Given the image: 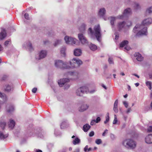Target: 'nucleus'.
<instances>
[{
  "instance_id": "338daca9",
  "label": "nucleus",
  "mask_w": 152,
  "mask_h": 152,
  "mask_svg": "<svg viewBox=\"0 0 152 152\" xmlns=\"http://www.w3.org/2000/svg\"><path fill=\"white\" fill-rule=\"evenodd\" d=\"M117 122V118H114V120L113 121V124H115Z\"/></svg>"
},
{
  "instance_id": "2f4dec72",
  "label": "nucleus",
  "mask_w": 152,
  "mask_h": 152,
  "mask_svg": "<svg viewBox=\"0 0 152 152\" xmlns=\"http://www.w3.org/2000/svg\"><path fill=\"white\" fill-rule=\"evenodd\" d=\"M11 45V41L10 39L6 41L4 44L5 47H8Z\"/></svg>"
},
{
  "instance_id": "6e6d98bb",
  "label": "nucleus",
  "mask_w": 152,
  "mask_h": 152,
  "mask_svg": "<svg viewBox=\"0 0 152 152\" xmlns=\"http://www.w3.org/2000/svg\"><path fill=\"white\" fill-rule=\"evenodd\" d=\"M113 110L115 113H118V110L117 108V107H114Z\"/></svg>"
},
{
  "instance_id": "052dcab7",
  "label": "nucleus",
  "mask_w": 152,
  "mask_h": 152,
  "mask_svg": "<svg viewBox=\"0 0 152 152\" xmlns=\"http://www.w3.org/2000/svg\"><path fill=\"white\" fill-rule=\"evenodd\" d=\"M44 43L45 45H47L49 43V41L48 40H46L44 41Z\"/></svg>"
},
{
  "instance_id": "9d476101",
  "label": "nucleus",
  "mask_w": 152,
  "mask_h": 152,
  "mask_svg": "<svg viewBox=\"0 0 152 152\" xmlns=\"http://www.w3.org/2000/svg\"><path fill=\"white\" fill-rule=\"evenodd\" d=\"M23 47L31 51L33 50L32 44L29 41H27L24 42L23 45Z\"/></svg>"
},
{
  "instance_id": "4c0bfd02",
  "label": "nucleus",
  "mask_w": 152,
  "mask_h": 152,
  "mask_svg": "<svg viewBox=\"0 0 152 152\" xmlns=\"http://www.w3.org/2000/svg\"><path fill=\"white\" fill-rule=\"evenodd\" d=\"M66 48L65 47H61L60 52L64 56H65V50Z\"/></svg>"
},
{
  "instance_id": "b1692460",
  "label": "nucleus",
  "mask_w": 152,
  "mask_h": 152,
  "mask_svg": "<svg viewBox=\"0 0 152 152\" xmlns=\"http://www.w3.org/2000/svg\"><path fill=\"white\" fill-rule=\"evenodd\" d=\"M68 126V124L67 121H63L60 124V127L61 129H64Z\"/></svg>"
},
{
  "instance_id": "0e129e2a",
  "label": "nucleus",
  "mask_w": 152,
  "mask_h": 152,
  "mask_svg": "<svg viewBox=\"0 0 152 152\" xmlns=\"http://www.w3.org/2000/svg\"><path fill=\"white\" fill-rule=\"evenodd\" d=\"M80 149L79 148H76L74 151V152H80Z\"/></svg>"
},
{
  "instance_id": "c03bdc74",
  "label": "nucleus",
  "mask_w": 152,
  "mask_h": 152,
  "mask_svg": "<svg viewBox=\"0 0 152 152\" xmlns=\"http://www.w3.org/2000/svg\"><path fill=\"white\" fill-rule=\"evenodd\" d=\"M109 121V117L108 115L106 117V120L104 121V124H106Z\"/></svg>"
},
{
  "instance_id": "8fccbe9b",
  "label": "nucleus",
  "mask_w": 152,
  "mask_h": 152,
  "mask_svg": "<svg viewBox=\"0 0 152 152\" xmlns=\"http://www.w3.org/2000/svg\"><path fill=\"white\" fill-rule=\"evenodd\" d=\"M115 40L118 39V38H119V34L118 33H117V32H115Z\"/></svg>"
},
{
  "instance_id": "6e6552de",
  "label": "nucleus",
  "mask_w": 152,
  "mask_h": 152,
  "mask_svg": "<svg viewBox=\"0 0 152 152\" xmlns=\"http://www.w3.org/2000/svg\"><path fill=\"white\" fill-rule=\"evenodd\" d=\"M106 13V10L104 8L100 9L99 11L98 15L100 17L102 18L105 20H107V18L105 16Z\"/></svg>"
},
{
  "instance_id": "4468645a",
  "label": "nucleus",
  "mask_w": 152,
  "mask_h": 152,
  "mask_svg": "<svg viewBox=\"0 0 152 152\" xmlns=\"http://www.w3.org/2000/svg\"><path fill=\"white\" fill-rule=\"evenodd\" d=\"M117 19H118L117 18V16L116 17H111L108 18V19L110 20V23L113 30L115 29L114 21Z\"/></svg>"
},
{
  "instance_id": "a211bd4d",
  "label": "nucleus",
  "mask_w": 152,
  "mask_h": 152,
  "mask_svg": "<svg viewBox=\"0 0 152 152\" xmlns=\"http://www.w3.org/2000/svg\"><path fill=\"white\" fill-rule=\"evenodd\" d=\"M89 106L86 104H83L79 108V110L80 112H83L88 109Z\"/></svg>"
},
{
  "instance_id": "c756f323",
  "label": "nucleus",
  "mask_w": 152,
  "mask_h": 152,
  "mask_svg": "<svg viewBox=\"0 0 152 152\" xmlns=\"http://www.w3.org/2000/svg\"><path fill=\"white\" fill-rule=\"evenodd\" d=\"M6 123L4 120L2 121L1 119H0V128L1 129H4L6 126Z\"/></svg>"
},
{
  "instance_id": "09e8293b",
  "label": "nucleus",
  "mask_w": 152,
  "mask_h": 152,
  "mask_svg": "<svg viewBox=\"0 0 152 152\" xmlns=\"http://www.w3.org/2000/svg\"><path fill=\"white\" fill-rule=\"evenodd\" d=\"M108 132V130L107 129H105L102 133V135L103 137H104L106 136V134H107Z\"/></svg>"
},
{
  "instance_id": "ea45409f",
  "label": "nucleus",
  "mask_w": 152,
  "mask_h": 152,
  "mask_svg": "<svg viewBox=\"0 0 152 152\" xmlns=\"http://www.w3.org/2000/svg\"><path fill=\"white\" fill-rule=\"evenodd\" d=\"M110 137L111 139L112 140H115L116 138V137L115 135L112 133L110 134Z\"/></svg>"
},
{
  "instance_id": "37998d69",
  "label": "nucleus",
  "mask_w": 152,
  "mask_h": 152,
  "mask_svg": "<svg viewBox=\"0 0 152 152\" xmlns=\"http://www.w3.org/2000/svg\"><path fill=\"white\" fill-rule=\"evenodd\" d=\"M123 104L124 105V106L126 108H127L128 107V103L126 101H124L123 102Z\"/></svg>"
},
{
  "instance_id": "1a4fd4ad",
  "label": "nucleus",
  "mask_w": 152,
  "mask_h": 152,
  "mask_svg": "<svg viewBox=\"0 0 152 152\" xmlns=\"http://www.w3.org/2000/svg\"><path fill=\"white\" fill-rule=\"evenodd\" d=\"M48 52L46 50H42L39 53L38 59L40 60L45 58L47 55Z\"/></svg>"
},
{
  "instance_id": "79ce46f5",
  "label": "nucleus",
  "mask_w": 152,
  "mask_h": 152,
  "mask_svg": "<svg viewBox=\"0 0 152 152\" xmlns=\"http://www.w3.org/2000/svg\"><path fill=\"white\" fill-rule=\"evenodd\" d=\"M146 12L149 13H152V6L148 8L146 10Z\"/></svg>"
},
{
  "instance_id": "de8ad7c7",
  "label": "nucleus",
  "mask_w": 152,
  "mask_h": 152,
  "mask_svg": "<svg viewBox=\"0 0 152 152\" xmlns=\"http://www.w3.org/2000/svg\"><path fill=\"white\" fill-rule=\"evenodd\" d=\"M108 62L110 64H113V61L112 58L109 57L108 60Z\"/></svg>"
},
{
  "instance_id": "e2e57ef3",
  "label": "nucleus",
  "mask_w": 152,
  "mask_h": 152,
  "mask_svg": "<svg viewBox=\"0 0 152 152\" xmlns=\"http://www.w3.org/2000/svg\"><path fill=\"white\" fill-rule=\"evenodd\" d=\"M7 78V76L4 75L1 78V80H5Z\"/></svg>"
},
{
  "instance_id": "58836bf2",
  "label": "nucleus",
  "mask_w": 152,
  "mask_h": 152,
  "mask_svg": "<svg viewBox=\"0 0 152 152\" xmlns=\"http://www.w3.org/2000/svg\"><path fill=\"white\" fill-rule=\"evenodd\" d=\"M124 3L126 5H130L132 3L133 0H124Z\"/></svg>"
},
{
  "instance_id": "473e14b6",
  "label": "nucleus",
  "mask_w": 152,
  "mask_h": 152,
  "mask_svg": "<svg viewBox=\"0 0 152 152\" xmlns=\"http://www.w3.org/2000/svg\"><path fill=\"white\" fill-rule=\"evenodd\" d=\"M80 141L78 138L75 137V139L73 141L72 143L74 145H76L79 144L80 142Z\"/></svg>"
},
{
  "instance_id": "c85d7f7f",
  "label": "nucleus",
  "mask_w": 152,
  "mask_h": 152,
  "mask_svg": "<svg viewBox=\"0 0 152 152\" xmlns=\"http://www.w3.org/2000/svg\"><path fill=\"white\" fill-rule=\"evenodd\" d=\"M86 26V25L84 23H82L81 26L79 28L80 31L83 32L85 30Z\"/></svg>"
},
{
  "instance_id": "bf43d9fd",
  "label": "nucleus",
  "mask_w": 152,
  "mask_h": 152,
  "mask_svg": "<svg viewBox=\"0 0 152 152\" xmlns=\"http://www.w3.org/2000/svg\"><path fill=\"white\" fill-rule=\"evenodd\" d=\"M37 90V88H34L32 89V91L33 93H36Z\"/></svg>"
},
{
  "instance_id": "f257e3e1",
  "label": "nucleus",
  "mask_w": 152,
  "mask_h": 152,
  "mask_svg": "<svg viewBox=\"0 0 152 152\" xmlns=\"http://www.w3.org/2000/svg\"><path fill=\"white\" fill-rule=\"evenodd\" d=\"M152 23V19L148 18L144 19L142 22V25L137 24L134 28L133 32L136 33V35L140 36L143 35H147V28L145 26L151 24Z\"/></svg>"
},
{
  "instance_id": "69168bd1",
  "label": "nucleus",
  "mask_w": 152,
  "mask_h": 152,
  "mask_svg": "<svg viewBox=\"0 0 152 152\" xmlns=\"http://www.w3.org/2000/svg\"><path fill=\"white\" fill-rule=\"evenodd\" d=\"M131 110V108H129L126 110V112L127 113H129Z\"/></svg>"
},
{
  "instance_id": "5701e85b",
  "label": "nucleus",
  "mask_w": 152,
  "mask_h": 152,
  "mask_svg": "<svg viewBox=\"0 0 152 152\" xmlns=\"http://www.w3.org/2000/svg\"><path fill=\"white\" fill-rule=\"evenodd\" d=\"M6 36V33L4 29H2L0 33V39H4Z\"/></svg>"
},
{
  "instance_id": "774afa93",
  "label": "nucleus",
  "mask_w": 152,
  "mask_h": 152,
  "mask_svg": "<svg viewBox=\"0 0 152 152\" xmlns=\"http://www.w3.org/2000/svg\"><path fill=\"white\" fill-rule=\"evenodd\" d=\"M59 152H66V150L65 149H63L60 151Z\"/></svg>"
},
{
  "instance_id": "5fc2aeb1",
  "label": "nucleus",
  "mask_w": 152,
  "mask_h": 152,
  "mask_svg": "<svg viewBox=\"0 0 152 152\" xmlns=\"http://www.w3.org/2000/svg\"><path fill=\"white\" fill-rule=\"evenodd\" d=\"M96 123V120H93L91 121V125H95Z\"/></svg>"
},
{
  "instance_id": "3c124183",
  "label": "nucleus",
  "mask_w": 152,
  "mask_h": 152,
  "mask_svg": "<svg viewBox=\"0 0 152 152\" xmlns=\"http://www.w3.org/2000/svg\"><path fill=\"white\" fill-rule=\"evenodd\" d=\"M70 87V85L69 84H68L66 83V84L64 86V88L65 89H68Z\"/></svg>"
},
{
  "instance_id": "680f3d73",
  "label": "nucleus",
  "mask_w": 152,
  "mask_h": 152,
  "mask_svg": "<svg viewBox=\"0 0 152 152\" xmlns=\"http://www.w3.org/2000/svg\"><path fill=\"white\" fill-rule=\"evenodd\" d=\"M94 135V132L93 131L91 132L89 134L90 137H92Z\"/></svg>"
},
{
  "instance_id": "72a5a7b5",
  "label": "nucleus",
  "mask_w": 152,
  "mask_h": 152,
  "mask_svg": "<svg viewBox=\"0 0 152 152\" xmlns=\"http://www.w3.org/2000/svg\"><path fill=\"white\" fill-rule=\"evenodd\" d=\"M13 89V86L12 85H8L6 86V88H5V90L6 91H12Z\"/></svg>"
},
{
  "instance_id": "39448f33",
  "label": "nucleus",
  "mask_w": 152,
  "mask_h": 152,
  "mask_svg": "<svg viewBox=\"0 0 152 152\" xmlns=\"http://www.w3.org/2000/svg\"><path fill=\"white\" fill-rule=\"evenodd\" d=\"M122 144L125 147L132 149L135 148L136 146V142L129 139L124 140L122 142Z\"/></svg>"
},
{
  "instance_id": "0eeeda50",
  "label": "nucleus",
  "mask_w": 152,
  "mask_h": 152,
  "mask_svg": "<svg viewBox=\"0 0 152 152\" xmlns=\"http://www.w3.org/2000/svg\"><path fill=\"white\" fill-rule=\"evenodd\" d=\"M132 13L131 9L129 8H127L124 10L122 14L117 16V18L118 19H123L124 17L130 15Z\"/></svg>"
},
{
  "instance_id": "6ab92c4d",
  "label": "nucleus",
  "mask_w": 152,
  "mask_h": 152,
  "mask_svg": "<svg viewBox=\"0 0 152 152\" xmlns=\"http://www.w3.org/2000/svg\"><path fill=\"white\" fill-rule=\"evenodd\" d=\"M126 22L124 21L119 22L118 23L117 27L119 30H121L125 26Z\"/></svg>"
},
{
  "instance_id": "dca6fc26",
  "label": "nucleus",
  "mask_w": 152,
  "mask_h": 152,
  "mask_svg": "<svg viewBox=\"0 0 152 152\" xmlns=\"http://www.w3.org/2000/svg\"><path fill=\"white\" fill-rule=\"evenodd\" d=\"M145 142L148 144L152 143V134H148L145 138Z\"/></svg>"
},
{
  "instance_id": "aec40b11",
  "label": "nucleus",
  "mask_w": 152,
  "mask_h": 152,
  "mask_svg": "<svg viewBox=\"0 0 152 152\" xmlns=\"http://www.w3.org/2000/svg\"><path fill=\"white\" fill-rule=\"evenodd\" d=\"M134 56L136 58V59L138 61H141L143 60V57L139 53H135L134 54Z\"/></svg>"
},
{
  "instance_id": "e433bc0d",
  "label": "nucleus",
  "mask_w": 152,
  "mask_h": 152,
  "mask_svg": "<svg viewBox=\"0 0 152 152\" xmlns=\"http://www.w3.org/2000/svg\"><path fill=\"white\" fill-rule=\"evenodd\" d=\"M92 150V148H88V145H86L84 148V151L85 152H88Z\"/></svg>"
},
{
  "instance_id": "864d4df0",
  "label": "nucleus",
  "mask_w": 152,
  "mask_h": 152,
  "mask_svg": "<svg viewBox=\"0 0 152 152\" xmlns=\"http://www.w3.org/2000/svg\"><path fill=\"white\" fill-rule=\"evenodd\" d=\"M101 121V118H100L98 117L97 118L96 120V123H99L100 121Z\"/></svg>"
},
{
  "instance_id": "2eb2a0df",
  "label": "nucleus",
  "mask_w": 152,
  "mask_h": 152,
  "mask_svg": "<svg viewBox=\"0 0 152 152\" xmlns=\"http://www.w3.org/2000/svg\"><path fill=\"white\" fill-rule=\"evenodd\" d=\"M72 61L74 63L77 64L78 66H80L83 63L82 61L77 58H73L72 59Z\"/></svg>"
},
{
  "instance_id": "7c9ffc66",
  "label": "nucleus",
  "mask_w": 152,
  "mask_h": 152,
  "mask_svg": "<svg viewBox=\"0 0 152 152\" xmlns=\"http://www.w3.org/2000/svg\"><path fill=\"white\" fill-rule=\"evenodd\" d=\"M62 41V39H56L54 42L53 45L54 46H56L57 45L60 44Z\"/></svg>"
},
{
  "instance_id": "f3484780",
  "label": "nucleus",
  "mask_w": 152,
  "mask_h": 152,
  "mask_svg": "<svg viewBox=\"0 0 152 152\" xmlns=\"http://www.w3.org/2000/svg\"><path fill=\"white\" fill-rule=\"evenodd\" d=\"M68 75L72 76L74 77L73 79H75L78 78V73L76 71H73L69 72L68 73Z\"/></svg>"
},
{
  "instance_id": "603ef678",
  "label": "nucleus",
  "mask_w": 152,
  "mask_h": 152,
  "mask_svg": "<svg viewBox=\"0 0 152 152\" xmlns=\"http://www.w3.org/2000/svg\"><path fill=\"white\" fill-rule=\"evenodd\" d=\"M24 17L27 20H29V17L28 14L27 13H25L24 15Z\"/></svg>"
},
{
  "instance_id": "ddd939ff",
  "label": "nucleus",
  "mask_w": 152,
  "mask_h": 152,
  "mask_svg": "<svg viewBox=\"0 0 152 152\" xmlns=\"http://www.w3.org/2000/svg\"><path fill=\"white\" fill-rule=\"evenodd\" d=\"M128 43V42L127 40H124L120 44V48H122L125 47L124 49L126 50H129L130 49L129 47L126 45Z\"/></svg>"
},
{
  "instance_id": "a19ab883",
  "label": "nucleus",
  "mask_w": 152,
  "mask_h": 152,
  "mask_svg": "<svg viewBox=\"0 0 152 152\" xmlns=\"http://www.w3.org/2000/svg\"><path fill=\"white\" fill-rule=\"evenodd\" d=\"M132 25V23L130 21H128L126 22L125 26L128 28L129 27Z\"/></svg>"
},
{
  "instance_id": "a878e982",
  "label": "nucleus",
  "mask_w": 152,
  "mask_h": 152,
  "mask_svg": "<svg viewBox=\"0 0 152 152\" xmlns=\"http://www.w3.org/2000/svg\"><path fill=\"white\" fill-rule=\"evenodd\" d=\"M14 108L13 105H7V111L8 113H11L14 110Z\"/></svg>"
},
{
  "instance_id": "f704fd0d",
  "label": "nucleus",
  "mask_w": 152,
  "mask_h": 152,
  "mask_svg": "<svg viewBox=\"0 0 152 152\" xmlns=\"http://www.w3.org/2000/svg\"><path fill=\"white\" fill-rule=\"evenodd\" d=\"M145 83L148 88L150 90H151L152 89V82L151 81L146 80L145 81Z\"/></svg>"
},
{
  "instance_id": "c9c22d12",
  "label": "nucleus",
  "mask_w": 152,
  "mask_h": 152,
  "mask_svg": "<svg viewBox=\"0 0 152 152\" xmlns=\"http://www.w3.org/2000/svg\"><path fill=\"white\" fill-rule=\"evenodd\" d=\"M134 7L135 10H137L140 9V7L138 3L136 2L134 3Z\"/></svg>"
},
{
  "instance_id": "bb28decb",
  "label": "nucleus",
  "mask_w": 152,
  "mask_h": 152,
  "mask_svg": "<svg viewBox=\"0 0 152 152\" xmlns=\"http://www.w3.org/2000/svg\"><path fill=\"white\" fill-rule=\"evenodd\" d=\"M88 47L92 51H94L97 49V46L91 43L88 45Z\"/></svg>"
},
{
  "instance_id": "412c9836",
  "label": "nucleus",
  "mask_w": 152,
  "mask_h": 152,
  "mask_svg": "<svg viewBox=\"0 0 152 152\" xmlns=\"http://www.w3.org/2000/svg\"><path fill=\"white\" fill-rule=\"evenodd\" d=\"M74 53L76 56H80L82 53V50L80 49H76L74 50Z\"/></svg>"
},
{
  "instance_id": "f8f14e48",
  "label": "nucleus",
  "mask_w": 152,
  "mask_h": 152,
  "mask_svg": "<svg viewBox=\"0 0 152 152\" xmlns=\"http://www.w3.org/2000/svg\"><path fill=\"white\" fill-rule=\"evenodd\" d=\"M69 79L68 78H63L61 79L58 81V83L60 87H62L66 83L69 81Z\"/></svg>"
},
{
  "instance_id": "9b49d317",
  "label": "nucleus",
  "mask_w": 152,
  "mask_h": 152,
  "mask_svg": "<svg viewBox=\"0 0 152 152\" xmlns=\"http://www.w3.org/2000/svg\"><path fill=\"white\" fill-rule=\"evenodd\" d=\"M78 37L79 40L81 41L82 43L83 44H87L88 41L85 37L82 34H78Z\"/></svg>"
},
{
  "instance_id": "393cba45",
  "label": "nucleus",
  "mask_w": 152,
  "mask_h": 152,
  "mask_svg": "<svg viewBox=\"0 0 152 152\" xmlns=\"http://www.w3.org/2000/svg\"><path fill=\"white\" fill-rule=\"evenodd\" d=\"M15 125V122L14 121L11 119L10 120V122L9 124V128L12 129L14 127Z\"/></svg>"
},
{
  "instance_id": "49530a36",
  "label": "nucleus",
  "mask_w": 152,
  "mask_h": 152,
  "mask_svg": "<svg viewBox=\"0 0 152 152\" xmlns=\"http://www.w3.org/2000/svg\"><path fill=\"white\" fill-rule=\"evenodd\" d=\"M96 143L98 145H99L102 143V141L100 139H97L96 140Z\"/></svg>"
},
{
  "instance_id": "4be33fe9",
  "label": "nucleus",
  "mask_w": 152,
  "mask_h": 152,
  "mask_svg": "<svg viewBox=\"0 0 152 152\" xmlns=\"http://www.w3.org/2000/svg\"><path fill=\"white\" fill-rule=\"evenodd\" d=\"M8 134L5 133L3 132L0 131V139L4 140L7 137Z\"/></svg>"
},
{
  "instance_id": "423d86ee",
  "label": "nucleus",
  "mask_w": 152,
  "mask_h": 152,
  "mask_svg": "<svg viewBox=\"0 0 152 152\" xmlns=\"http://www.w3.org/2000/svg\"><path fill=\"white\" fill-rule=\"evenodd\" d=\"M66 43L68 45L76 44L77 40L75 38L68 36H66L64 38Z\"/></svg>"
},
{
  "instance_id": "cd10ccee",
  "label": "nucleus",
  "mask_w": 152,
  "mask_h": 152,
  "mask_svg": "<svg viewBox=\"0 0 152 152\" xmlns=\"http://www.w3.org/2000/svg\"><path fill=\"white\" fill-rule=\"evenodd\" d=\"M90 128V126L88 124H86L83 126V129L85 132H87Z\"/></svg>"
},
{
  "instance_id": "7ed1b4c3",
  "label": "nucleus",
  "mask_w": 152,
  "mask_h": 152,
  "mask_svg": "<svg viewBox=\"0 0 152 152\" xmlns=\"http://www.w3.org/2000/svg\"><path fill=\"white\" fill-rule=\"evenodd\" d=\"M54 65L56 68L61 69H73L75 67V65L70 61L64 62L61 60H55Z\"/></svg>"
},
{
  "instance_id": "20e7f679",
  "label": "nucleus",
  "mask_w": 152,
  "mask_h": 152,
  "mask_svg": "<svg viewBox=\"0 0 152 152\" xmlns=\"http://www.w3.org/2000/svg\"><path fill=\"white\" fill-rule=\"evenodd\" d=\"M96 90L93 89L91 91H89L88 87L86 86H83L77 88L76 91V94L78 96H81L84 93H90L92 94L94 93Z\"/></svg>"
},
{
  "instance_id": "13d9d810",
  "label": "nucleus",
  "mask_w": 152,
  "mask_h": 152,
  "mask_svg": "<svg viewBox=\"0 0 152 152\" xmlns=\"http://www.w3.org/2000/svg\"><path fill=\"white\" fill-rule=\"evenodd\" d=\"M148 132H152V126H150L148 129Z\"/></svg>"
},
{
  "instance_id": "a18cd8bd",
  "label": "nucleus",
  "mask_w": 152,
  "mask_h": 152,
  "mask_svg": "<svg viewBox=\"0 0 152 152\" xmlns=\"http://www.w3.org/2000/svg\"><path fill=\"white\" fill-rule=\"evenodd\" d=\"M54 134L56 135V136H57L60 135L61 133L59 132L58 130H55L54 132Z\"/></svg>"
},
{
  "instance_id": "f03ea898",
  "label": "nucleus",
  "mask_w": 152,
  "mask_h": 152,
  "mask_svg": "<svg viewBox=\"0 0 152 152\" xmlns=\"http://www.w3.org/2000/svg\"><path fill=\"white\" fill-rule=\"evenodd\" d=\"M88 34L91 38L94 39L96 38L99 42H100L102 35L99 25L95 26L94 28V31L92 30L91 28H89L88 30Z\"/></svg>"
},
{
  "instance_id": "4d7b16f0",
  "label": "nucleus",
  "mask_w": 152,
  "mask_h": 152,
  "mask_svg": "<svg viewBox=\"0 0 152 152\" xmlns=\"http://www.w3.org/2000/svg\"><path fill=\"white\" fill-rule=\"evenodd\" d=\"M118 104V100L117 99L115 100V102H114V107H117Z\"/></svg>"
}]
</instances>
